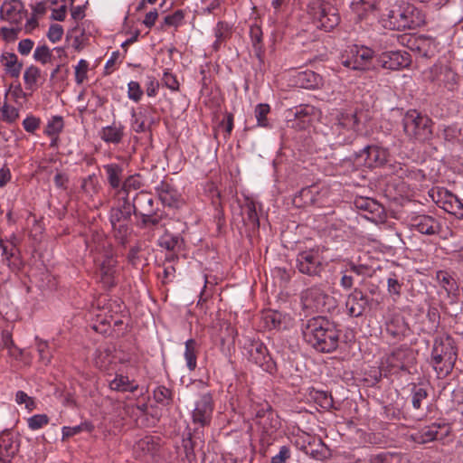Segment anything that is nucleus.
Instances as JSON below:
<instances>
[{"label": "nucleus", "mask_w": 463, "mask_h": 463, "mask_svg": "<svg viewBox=\"0 0 463 463\" xmlns=\"http://www.w3.org/2000/svg\"><path fill=\"white\" fill-rule=\"evenodd\" d=\"M307 343L322 353H330L338 346L339 331L334 322L325 317L308 319L302 328Z\"/></svg>", "instance_id": "f257e3e1"}, {"label": "nucleus", "mask_w": 463, "mask_h": 463, "mask_svg": "<svg viewBox=\"0 0 463 463\" xmlns=\"http://www.w3.org/2000/svg\"><path fill=\"white\" fill-rule=\"evenodd\" d=\"M458 358V348L454 339L448 335L435 338L430 364L439 376H447L453 370Z\"/></svg>", "instance_id": "f03ea898"}, {"label": "nucleus", "mask_w": 463, "mask_h": 463, "mask_svg": "<svg viewBox=\"0 0 463 463\" xmlns=\"http://www.w3.org/2000/svg\"><path fill=\"white\" fill-rule=\"evenodd\" d=\"M98 242L96 241H93V242L86 241V244L90 251H95L98 254L95 260L99 262L100 282L106 288H112L117 284L118 271L117 260L114 258L109 242L103 239L101 235H98Z\"/></svg>", "instance_id": "7ed1b4c3"}, {"label": "nucleus", "mask_w": 463, "mask_h": 463, "mask_svg": "<svg viewBox=\"0 0 463 463\" xmlns=\"http://www.w3.org/2000/svg\"><path fill=\"white\" fill-rule=\"evenodd\" d=\"M423 21L420 13L412 5L395 6L382 18L383 25L390 30L413 29Z\"/></svg>", "instance_id": "20e7f679"}, {"label": "nucleus", "mask_w": 463, "mask_h": 463, "mask_svg": "<svg viewBox=\"0 0 463 463\" xmlns=\"http://www.w3.org/2000/svg\"><path fill=\"white\" fill-rule=\"evenodd\" d=\"M402 127L404 134L411 141L424 142L432 135L431 119L415 109L405 113Z\"/></svg>", "instance_id": "39448f33"}, {"label": "nucleus", "mask_w": 463, "mask_h": 463, "mask_svg": "<svg viewBox=\"0 0 463 463\" xmlns=\"http://www.w3.org/2000/svg\"><path fill=\"white\" fill-rule=\"evenodd\" d=\"M374 52L364 45L349 46L342 54V64L355 71L370 70L373 66Z\"/></svg>", "instance_id": "423d86ee"}, {"label": "nucleus", "mask_w": 463, "mask_h": 463, "mask_svg": "<svg viewBox=\"0 0 463 463\" xmlns=\"http://www.w3.org/2000/svg\"><path fill=\"white\" fill-rule=\"evenodd\" d=\"M317 26L325 31H331L339 24V15L336 9L329 3L314 0L308 6Z\"/></svg>", "instance_id": "0eeeda50"}, {"label": "nucleus", "mask_w": 463, "mask_h": 463, "mask_svg": "<svg viewBox=\"0 0 463 463\" xmlns=\"http://www.w3.org/2000/svg\"><path fill=\"white\" fill-rule=\"evenodd\" d=\"M132 206L128 198H123L120 205L114 207L110 211L109 221L114 231L116 238L122 242L129 234V221L132 215Z\"/></svg>", "instance_id": "6e6552de"}, {"label": "nucleus", "mask_w": 463, "mask_h": 463, "mask_svg": "<svg viewBox=\"0 0 463 463\" xmlns=\"http://www.w3.org/2000/svg\"><path fill=\"white\" fill-rule=\"evenodd\" d=\"M296 268L302 274L320 277L326 263L318 249H309L298 254Z\"/></svg>", "instance_id": "1a4fd4ad"}, {"label": "nucleus", "mask_w": 463, "mask_h": 463, "mask_svg": "<svg viewBox=\"0 0 463 463\" xmlns=\"http://www.w3.org/2000/svg\"><path fill=\"white\" fill-rule=\"evenodd\" d=\"M360 121L355 112H343L337 116L335 130L338 137H345V145L352 143L357 137Z\"/></svg>", "instance_id": "9d476101"}, {"label": "nucleus", "mask_w": 463, "mask_h": 463, "mask_svg": "<svg viewBox=\"0 0 463 463\" xmlns=\"http://www.w3.org/2000/svg\"><path fill=\"white\" fill-rule=\"evenodd\" d=\"M156 109L146 106L138 108L137 111L131 113V128L136 133H143L150 128V126L157 122L155 116Z\"/></svg>", "instance_id": "9b49d317"}, {"label": "nucleus", "mask_w": 463, "mask_h": 463, "mask_svg": "<svg viewBox=\"0 0 463 463\" xmlns=\"http://www.w3.org/2000/svg\"><path fill=\"white\" fill-rule=\"evenodd\" d=\"M27 11L21 0H5L0 7V18L19 24L26 17Z\"/></svg>", "instance_id": "f8f14e48"}, {"label": "nucleus", "mask_w": 463, "mask_h": 463, "mask_svg": "<svg viewBox=\"0 0 463 463\" xmlns=\"http://www.w3.org/2000/svg\"><path fill=\"white\" fill-rule=\"evenodd\" d=\"M249 360L261 367L265 371H271L273 363L268 354L267 347L259 341H250L246 347Z\"/></svg>", "instance_id": "ddd939ff"}, {"label": "nucleus", "mask_w": 463, "mask_h": 463, "mask_svg": "<svg viewBox=\"0 0 463 463\" xmlns=\"http://www.w3.org/2000/svg\"><path fill=\"white\" fill-rule=\"evenodd\" d=\"M377 61L383 69L395 71L409 66L411 58L406 52H385L379 55Z\"/></svg>", "instance_id": "4468645a"}, {"label": "nucleus", "mask_w": 463, "mask_h": 463, "mask_svg": "<svg viewBox=\"0 0 463 463\" xmlns=\"http://www.w3.org/2000/svg\"><path fill=\"white\" fill-rule=\"evenodd\" d=\"M213 411L212 395L207 392L196 402L193 411V421L203 427L210 423Z\"/></svg>", "instance_id": "2eb2a0df"}, {"label": "nucleus", "mask_w": 463, "mask_h": 463, "mask_svg": "<svg viewBox=\"0 0 463 463\" xmlns=\"http://www.w3.org/2000/svg\"><path fill=\"white\" fill-rule=\"evenodd\" d=\"M388 151L377 146H367L358 155L357 159L367 167L383 165L387 161Z\"/></svg>", "instance_id": "dca6fc26"}, {"label": "nucleus", "mask_w": 463, "mask_h": 463, "mask_svg": "<svg viewBox=\"0 0 463 463\" xmlns=\"http://www.w3.org/2000/svg\"><path fill=\"white\" fill-rule=\"evenodd\" d=\"M437 203L447 213L455 215L458 219H463L462 202L448 190L442 189L438 192Z\"/></svg>", "instance_id": "f3484780"}, {"label": "nucleus", "mask_w": 463, "mask_h": 463, "mask_svg": "<svg viewBox=\"0 0 463 463\" xmlns=\"http://www.w3.org/2000/svg\"><path fill=\"white\" fill-rule=\"evenodd\" d=\"M411 225L417 232L425 235L438 234L441 230L439 221L433 216L421 214L411 218Z\"/></svg>", "instance_id": "a211bd4d"}, {"label": "nucleus", "mask_w": 463, "mask_h": 463, "mask_svg": "<svg viewBox=\"0 0 463 463\" xmlns=\"http://www.w3.org/2000/svg\"><path fill=\"white\" fill-rule=\"evenodd\" d=\"M302 301L305 307L323 309L326 307L329 296L325 293L320 286H313L302 293Z\"/></svg>", "instance_id": "6ab92c4d"}, {"label": "nucleus", "mask_w": 463, "mask_h": 463, "mask_svg": "<svg viewBox=\"0 0 463 463\" xmlns=\"http://www.w3.org/2000/svg\"><path fill=\"white\" fill-rule=\"evenodd\" d=\"M368 305L367 297L355 288L346 298L345 307L349 316L358 317L363 315Z\"/></svg>", "instance_id": "aec40b11"}, {"label": "nucleus", "mask_w": 463, "mask_h": 463, "mask_svg": "<svg viewBox=\"0 0 463 463\" xmlns=\"http://www.w3.org/2000/svg\"><path fill=\"white\" fill-rule=\"evenodd\" d=\"M262 320L266 328L281 330L288 328L291 323V317L279 311L269 310L263 314Z\"/></svg>", "instance_id": "412c9836"}, {"label": "nucleus", "mask_w": 463, "mask_h": 463, "mask_svg": "<svg viewBox=\"0 0 463 463\" xmlns=\"http://www.w3.org/2000/svg\"><path fill=\"white\" fill-rule=\"evenodd\" d=\"M355 205L358 209L367 212L370 214V216L366 215L365 217L373 222L383 221L385 217L383 207L373 199H357L355 201Z\"/></svg>", "instance_id": "4be33fe9"}, {"label": "nucleus", "mask_w": 463, "mask_h": 463, "mask_svg": "<svg viewBox=\"0 0 463 463\" xmlns=\"http://www.w3.org/2000/svg\"><path fill=\"white\" fill-rule=\"evenodd\" d=\"M131 206L135 215L143 216L145 213H152L155 210L154 198L151 194L141 191L134 197Z\"/></svg>", "instance_id": "5701e85b"}, {"label": "nucleus", "mask_w": 463, "mask_h": 463, "mask_svg": "<svg viewBox=\"0 0 463 463\" xmlns=\"http://www.w3.org/2000/svg\"><path fill=\"white\" fill-rule=\"evenodd\" d=\"M315 112V107L310 105H301L297 107L295 111H291V113L294 115L292 128L298 129L306 128L310 124Z\"/></svg>", "instance_id": "b1692460"}, {"label": "nucleus", "mask_w": 463, "mask_h": 463, "mask_svg": "<svg viewBox=\"0 0 463 463\" xmlns=\"http://www.w3.org/2000/svg\"><path fill=\"white\" fill-rule=\"evenodd\" d=\"M156 192L163 204L169 207L177 206L180 199V194L173 185L166 182H162L156 187Z\"/></svg>", "instance_id": "393cba45"}, {"label": "nucleus", "mask_w": 463, "mask_h": 463, "mask_svg": "<svg viewBox=\"0 0 463 463\" xmlns=\"http://www.w3.org/2000/svg\"><path fill=\"white\" fill-rule=\"evenodd\" d=\"M124 128L122 124L113 122L112 125L101 128L99 137L106 143L119 144L124 137Z\"/></svg>", "instance_id": "a878e982"}, {"label": "nucleus", "mask_w": 463, "mask_h": 463, "mask_svg": "<svg viewBox=\"0 0 463 463\" xmlns=\"http://www.w3.org/2000/svg\"><path fill=\"white\" fill-rule=\"evenodd\" d=\"M2 62L6 73L12 78H18L21 73L23 64L18 61L16 54L6 52L2 55Z\"/></svg>", "instance_id": "bb28decb"}, {"label": "nucleus", "mask_w": 463, "mask_h": 463, "mask_svg": "<svg viewBox=\"0 0 463 463\" xmlns=\"http://www.w3.org/2000/svg\"><path fill=\"white\" fill-rule=\"evenodd\" d=\"M338 130H335V123L333 126H321L317 128V133L321 134L325 141L330 146H337L345 145V137H338Z\"/></svg>", "instance_id": "cd10ccee"}, {"label": "nucleus", "mask_w": 463, "mask_h": 463, "mask_svg": "<svg viewBox=\"0 0 463 463\" xmlns=\"http://www.w3.org/2000/svg\"><path fill=\"white\" fill-rule=\"evenodd\" d=\"M441 426L439 424H432L430 426H426L419 430L413 437L414 440L418 443L424 444L435 439H438L439 429Z\"/></svg>", "instance_id": "c85d7f7f"}, {"label": "nucleus", "mask_w": 463, "mask_h": 463, "mask_svg": "<svg viewBox=\"0 0 463 463\" xmlns=\"http://www.w3.org/2000/svg\"><path fill=\"white\" fill-rule=\"evenodd\" d=\"M109 387L117 392H134L137 390L138 385L134 381H130L128 376L118 374L109 383Z\"/></svg>", "instance_id": "c756f323"}, {"label": "nucleus", "mask_w": 463, "mask_h": 463, "mask_svg": "<svg viewBox=\"0 0 463 463\" xmlns=\"http://www.w3.org/2000/svg\"><path fill=\"white\" fill-rule=\"evenodd\" d=\"M115 356L109 348L98 349L95 353L94 364L100 370H109L114 363Z\"/></svg>", "instance_id": "7c9ffc66"}, {"label": "nucleus", "mask_w": 463, "mask_h": 463, "mask_svg": "<svg viewBox=\"0 0 463 463\" xmlns=\"http://www.w3.org/2000/svg\"><path fill=\"white\" fill-rule=\"evenodd\" d=\"M104 169L107 174V178L109 185L118 189L121 186V176H122V167L118 164H109L104 165Z\"/></svg>", "instance_id": "2f4dec72"}, {"label": "nucleus", "mask_w": 463, "mask_h": 463, "mask_svg": "<svg viewBox=\"0 0 463 463\" xmlns=\"http://www.w3.org/2000/svg\"><path fill=\"white\" fill-rule=\"evenodd\" d=\"M369 463H404L401 454L396 452H382L371 455Z\"/></svg>", "instance_id": "473e14b6"}, {"label": "nucleus", "mask_w": 463, "mask_h": 463, "mask_svg": "<svg viewBox=\"0 0 463 463\" xmlns=\"http://www.w3.org/2000/svg\"><path fill=\"white\" fill-rule=\"evenodd\" d=\"M416 44L417 49L426 57L434 55L437 49L435 40L430 37H420L416 40Z\"/></svg>", "instance_id": "72a5a7b5"}, {"label": "nucleus", "mask_w": 463, "mask_h": 463, "mask_svg": "<svg viewBox=\"0 0 463 463\" xmlns=\"http://www.w3.org/2000/svg\"><path fill=\"white\" fill-rule=\"evenodd\" d=\"M231 34L230 27L223 22H219L214 29L215 42L213 43V49L218 51L221 44L229 38Z\"/></svg>", "instance_id": "f704fd0d"}, {"label": "nucleus", "mask_w": 463, "mask_h": 463, "mask_svg": "<svg viewBox=\"0 0 463 463\" xmlns=\"http://www.w3.org/2000/svg\"><path fill=\"white\" fill-rule=\"evenodd\" d=\"M196 343L193 339H189L185 343L184 358L186 365L190 371H194L196 367Z\"/></svg>", "instance_id": "c9c22d12"}, {"label": "nucleus", "mask_w": 463, "mask_h": 463, "mask_svg": "<svg viewBox=\"0 0 463 463\" xmlns=\"http://www.w3.org/2000/svg\"><path fill=\"white\" fill-rule=\"evenodd\" d=\"M436 279L439 285L448 292L450 293L458 288L456 280L447 271L439 270L436 273Z\"/></svg>", "instance_id": "e433bc0d"}, {"label": "nucleus", "mask_w": 463, "mask_h": 463, "mask_svg": "<svg viewBox=\"0 0 463 463\" xmlns=\"http://www.w3.org/2000/svg\"><path fill=\"white\" fill-rule=\"evenodd\" d=\"M408 352L405 350H395L392 354L387 358L388 364L392 368L405 370L406 364L404 363L405 358L407 356Z\"/></svg>", "instance_id": "4c0bfd02"}, {"label": "nucleus", "mask_w": 463, "mask_h": 463, "mask_svg": "<svg viewBox=\"0 0 463 463\" xmlns=\"http://www.w3.org/2000/svg\"><path fill=\"white\" fill-rule=\"evenodd\" d=\"M63 119L61 116H53L47 123L44 133L49 137H57L63 128Z\"/></svg>", "instance_id": "58836bf2"}, {"label": "nucleus", "mask_w": 463, "mask_h": 463, "mask_svg": "<svg viewBox=\"0 0 463 463\" xmlns=\"http://www.w3.org/2000/svg\"><path fill=\"white\" fill-rule=\"evenodd\" d=\"M15 452V448L12 440L11 434L8 432H3L0 435V455H5L10 457Z\"/></svg>", "instance_id": "ea45409f"}, {"label": "nucleus", "mask_w": 463, "mask_h": 463, "mask_svg": "<svg viewBox=\"0 0 463 463\" xmlns=\"http://www.w3.org/2000/svg\"><path fill=\"white\" fill-rule=\"evenodd\" d=\"M269 110L270 108L268 104L260 103L256 106L254 113L259 127L267 128L269 126L267 116Z\"/></svg>", "instance_id": "a19ab883"}, {"label": "nucleus", "mask_w": 463, "mask_h": 463, "mask_svg": "<svg viewBox=\"0 0 463 463\" xmlns=\"http://www.w3.org/2000/svg\"><path fill=\"white\" fill-rule=\"evenodd\" d=\"M312 397L315 402L324 409L329 410L333 407V399L326 392L315 391Z\"/></svg>", "instance_id": "79ce46f5"}, {"label": "nucleus", "mask_w": 463, "mask_h": 463, "mask_svg": "<svg viewBox=\"0 0 463 463\" xmlns=\"http://www.w3.org/2000/svg\"><path fill=\"white\" fill-rule=\"evenodd\" d=\"M41 71L40 70L33 65L29 66L24 74V80L25 84L29 89H33V87L36 84L39 77H40Z\"/></svg>", "instance_id": "37998d69"}, {"label": "nucleus", "mask_w": 463, "mask_h": 463, "mask_svg": "<svg viewBox=\"0 0 463 463\" xmlns=\"http://www.w3.org/2000/svg\"><path fill=\"white\" fill-rule=\"evenodd\" d=\"M141 187V181L139 175H130L128 176L121 184V191L128 195V194L133 190H137ZM125 198H128L126 196Z\"/></svg>", "instance_id": "c03bdc74"}, {"label": "nucleus", "mask_w": 463, "mask_h": 463, "mask_svg": "<svg viewBox=\"0 0 463 463\" xmlns=\"http://www.w3.org/2000/svg\"><path fill=\"white\" fill-rule=\"evenodd\" d=\"M33 59L43 64H46L52 59V52L45 44L39 45L33 52Z\"/></svg>", "instance_id": "a18cd8bd"}, {"label": "nucleus", "mask_w": 463, "mask_h": 463, "mask_svg": "<svg viewBox=\"0 0 463 463\" xmlns=\"http://www.w3.org/2000/svg\"><path fill=\"white\" fill-rule=\"evenodd\" d=\"M89 71V62L86 60H80L78 64L75 66V81L78 85H80L87 79Z\"/></svg>", "instance_id": "49530a36"}, {"label": "nucleus", "mask_w": 463, "mask_h": 463, "mask_svg": "<svg viewBox=\"0 0 463 463\" xmlns=\"http://www.w3.org/2000/svg\"><path fill=\"white\" fill-rule=\"evenodd\" d=\"M155 400L162 404H168L172 401V392L165 386H159L154 391Z\"/></svg>", "instance_id": "de8ad7c7"}, {"label": "nucleus", "mask_w": 463, "mask_h": 463, "mask_svg": "<svg viewBox=\"0 0 463 463\" xmlns=\"http://www.w3.org/2000/svg\"><path fill=\"white\" fill-rule=\"evenodd\" d=\"M27 422H28V427L32 430H39V429L43 428V426L47 425L49 422V418L47 417L46 414H36V415L30 417L27 420Z\"/></svg>", "instance_id": "09e8293b"}, {"label": "nucleus", "mask_w": 463, "mask_h": 463, "mask_svg": "<svg viewBox=\"0 0 463 463\" xmlns=\"http://www.w3.org/2000/svg\"><path fill=\"white\" fill-rule=\"evenodd\" d=\"M162 219V214H158L155 209L152 211V213H145L143 216H141V222L143 227L156 226L159 224Z\"/></svg>", "instance_id": "8fccbe9b"}, {"label": "nucleus", "mask_w": 463, "mask_h": 463, "mask_svg": "<svg viewBox=\"0 0 463 463\" xmlns=\"http://www.w3.org/2000/svg\"><path fill=\"white\" fill-rule=\"evenodd\" d=\"M183 244V240L178 236L165 234L161 240V246L167 250H173L175 248H180Z\"/></svg>", "instance_id": "3c124183"}, {"label": "nucleus", "mask_w": 463, "mask_h": 463, "mask_svg": "<svg viewBox=\"0 0 463 463\" xmlns=\"http://www.w3.org/2000/svg\"><path fill=\"white\" fill-rule=\"evenodd\" d=\"M37 351L39 353L40 360L47 364L51 361V354L49 352V345L47 342L36 338Z\"/></svg>", "instance_id": "603ef678"}, {"label": "nucleus", "mask_w": 463, "mask_h": 463, "mask_svg": "<svg viewBox=\"0 0 463 463\" xmlns=\"http://www.w3.org/2000/svg\"><path fill=\"white\" fill-rule=\"evenodd\" d=\"M103 310L105 311L104 318H101L102 322L111 323L114 322L115 325L121 324V321L118 319H114L113 314H118L123 311V307H103Z\"/></svg>", "instance_id": "864d4df0"}, {"label": "nucleus", "mask_w": 463, "mask_h": 463, "mask_svg": "<svg viewBox=\"0 0 463 463\" xmlns=\"http://www.w3.org/2000/svg\"><path fill=\"white\" fill-rule=\"evenodd\" d=\"M19 117L18 110L8 104H4L2 108V118L3 120L13 123Z\"/></svg>", "instance_id": "5fc2aeb1"}, {"label": "nucleus", "mask_w": 463, "mask_h": 463, "mask_svg": "<svg viewBox=\"0 0 463 463\" xmlns=\"http://www.w3.org/2000/svg\"><path fill=\"white\" fill-rule=\"evenodd\" d=\"M428 396L427 391L422 387L415 386L412 390V406L414 409H420L421 402Z\"/></svg>", "instance_id": "6e6d98bb"}, {"label": "nucleus", "mask_w": 463, "mask_h": 463, "mask_svg": "<svg viewBox=\"0 0 463 463\" xmlns=\"http://www.w3.org/2000/svg\"><path fill=\"white\" fill-rule=\"evenodd\" d=\"M142 95H143V90H141V87L138 82L130 81L128 84V97L130 99L137 102L140 100Z\"/></svg>", "instance_id": "4d7b16f0"}, {"label": "nucleus", "mask_w": 463, "mask_h": 463, "mask_svg": "<svg viewBox=\"0 0 463 463\" xmlns=\"http://www.w3.org/2000/svg\"><path fill=\"white\" fill-rule=\"evenodd\" d=\"M15 402L18 404H24L25 408L28 411H33L35 409V402L30 396H28L24 392L18 391L15 394Z\"/></svg>", "instance_id": "13d9d810"}, {"label": "nucleus", "mask_w": 463, "mask_h": 463, "mask_svg": "<svg viewBox=\"0 0 463 463\" xmlns=\"http://www.w3.org/2000/svg\"><path fill=\"white\" fill-rule=\"evenodd\" d=\"M402 284L395 277H390L387 279V290L389 294L393 295L397 298L401 296V289Z\"/></svg>", "instance_id": "bf43d9fd"}, {"label": "nucleus", "mask_w": 463, "mask_h": 463, "mask_svg": "<svg viewBox=\"0 0 463 463\" xmlns=\"http://www.w3.org/2000/svg\"><path fill=\"white\" fill-rule=\"evenodd\" d=\"M62 34L61 25L55 24L50 26L47 36L52 43H57L61 39Z\"/></svg>", "instance_id": "052dcab7"}, {"label": "nucleus", "mask_w": 463, "mask_h": 463, "mask_svg": "<svg viewBox=\"0 0 463 463\" xmlns=\"http://www.w3.org/2000/svg\"><path fill=\"white\" fill-rule=\"evenodd\" d=\"M248 221L253 227H259V217L256 211V206L253 202L248 203L246 205Z\"/></svg>", "instance_id": "680f3d73"}, {"label": "nucleus", "mask_w": 463, "mask_h": 463, "mask_svg": "<svg viewBox=\"0 0 463 463\" xmlns=\"http://www.w3.org/2000/svg\"><path fill=\"white\" fill-rule=\"evenodd\" d=\"M164 84L166 88L171 90H179V82L175 75L170 72H165L162 79Z\"/></svg>", "instance_id": "e2e57ef3"}, {"label": "nucleus", "mask_w": 463, "mask_h": 463, "mask_svg": "<svg viewBox=\"0 0 463 463\" xmlns=\"http://www.w3.org/2000/svg\"><path fill=\"white\" fill-rule=\"evenodd\" d=\"M290 458V449L287 446H282L277 455L272 457L271 463H286Z\"/></svg>", "instance_id": "0e129e2a"}, {"label": "nucleus", "mask_w": 463, "mask_h": 463, "mask_svg": "<svg viewBox=\"0 0 463 463\" xmlns=\"http://www.w3.org/2000/svg\"><path fill=\"white\" fill-rule=\"evenodd\" d=\"M184 19V14L181 11H176L173 14L166 15L164 19V23L168 26H178L182 20Z\"/></svg>", "instance_id": "69168bd1"}, {"label": "nucleus", "mask_w": 463, "mask_h": 463, "mask_svg": "<svg viewBox=\"0 0 463 463\" xmlns=\"http://www.w3.org/2000/svg\"><path fill=\"white\" fill-rule=\"evenodd\" d=\"M33 45L34 43L31 39H24L18 43L17 50L20 54L26 56L31 52V51L33 48Z\"/></svg>", "instance_id": "338daca9"}, {"label": "nucleus", "mask_w": 463, "mask_h": 463, "mask_svg": "<svg viewBox=\"0 0 463 463\" xmlns=\"http://www.w3.org/2000/svg\"><path fill=\"white\" fill-rule=\"evenodd\" d=\"M23 126L27 132L33 133L40 126V119L35 117H27L23 121Z\"/></svg>", "instance_id": "774afa93"}]
</instances>
